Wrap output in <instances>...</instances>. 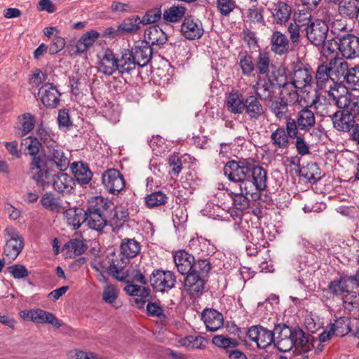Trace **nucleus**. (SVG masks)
Here are the masks:
<instances>
[{
	"mask_svg": "<svg viewBox=\"0 0 359 359\" xmlns=\"http://www.w3.org/2000/svg\"><path fill=\"white\" fill-rule=\"evenodd\" d=\"M224 175L238 183L241 191L259 198L261 191L267 187V172L252 158L229 161L223 168Z\"/></svg>",
	"mask_w": 359,
	"mask_h": 359,
	"instance_id": "f257e3e1",
	"label": "nucleus"
},
{
	"mask_svg": "<svg viewBox=\"0 0 359 359\" xmlns=\"http://www.w3.org/2000/svg\"><path fill=\"white\" fill-rule=\"evenodd\" d=\"M113 204L102 196H95L88 200L86 208L87 226L97 231H102L107 224L112 215Z\"/></svg>",
	"mask_w": 359,
	"mask_h": 359,
	"instance_id": "f03ea898",
	"label": "nucleus"
},
{
	"mask_svg": "<svg viewBox=\"0 0 359 359\" xmlns=\"http://www.w3.org/2000/svg\"><path fill=\"white\" fill-rule=\"evenodd\" d=\"M312 105L306 106L299 110L295 118L289 116L287 122L294 131L309 132L316 125V116L314 112L311 109Z\"/></svg>",
	"mask_w": 359,
	"mask_h": 359,
	"instance_id": "7ed1b4c3",
	"label": "nucleus"
},
{
	"mask_svg": "<svg viewBox=\"0 0 359 359\" xmlns=\"http://www.w3.org/2000/svg\"><path fill=\"white\" fill-rule=\"evenodd\" d=\"M292 83L295 88L303 93H309L313 83V72L309 66L303 64L294 65L291 74Z\"/></svg>",
	"mask_w": 359,
	"mask_h": 359,
	"instance_id": "20e7f679",
	"label": "nucleus"
},
{
	"mask_svg": "<svg viewBox=\"0 0 359 359\" xmlns=\"http://www.w3.org/2000/svg\"><path fill=\"white\" fill-rule=\"evenodd\" d=\"M108 258L110 262L108 269L109 273L121 282H129V272L125 271L129 264L128 259L121 251L111 252Z\"/></svg>",
	"mask_w": 359,
	"mask_h": 359,
	"instance_id": "39448f33",
	"label": "nucleus"
},
{
	"mask_svg": "<svg viewBox=\"0 0 359 359\" xmlns=\"http://www.w3.org/2000/svg\"><path fill=\"white\" fill-rule=\"evenodd\" d=\"M329 31V26L325 21L316 19L304 29L305 36L311 43L316 46H325Z\"/></svg>",
	"mask_w": 359,
	"mask_h": 359,
	"instance_id": "423d86ee",
	"label": "nucleus"
},
{
	"mask_svg": "<svg viewBox=\"0 0 359 359\" xmlns=\"http://www.w3.org/2000/svg\"><path fill=\"white\" fill-rule=\"evenodd\" d=\"M149 281L154 290L164 292L175 287L176 277L170 271L156 269L151 274Z\"/></svg>",
	"mask_w": 359,
	"mask_h": 359,
	"instance_id": "0eeeda50",
	"label": "nucleus"
},
{
	"mask_svg": "<svg viewBox=\"0 0 359 359\" xmlns=\"http://www.w3.org/2000/svg\"><path fill=\"white\" fill-rule=\"evenodd\" d=\"M295 137H297V134L286 121L285 128L278 126L271 131V144L276 151L287 149L290 145V138L294 139Z\"/></svg>",
	"mask_w": 359,
	"mask_h": 359,
	"instance_id": "6e6552de",
	"label": "nucleus"
},
{
	"mask_svg": "<svg viewBox=\"0 0 359 359\" xmlns=\"http://www.w3.org/2000/svg\"><path fill=\"white\" fill-rule=\"evenodd\" d=\"M102 184L105 189L112 194H118L126 186L123 175L116 169H107L102 173Z\"/></svg>",
	"mask_w": 359,
	"mask_h": 359,
	"instance_id": "1a4fd4ad",
	"label": "nucleus"
},
{
	"mask_svg": "<svg viewBox=\"0 0 359 359\" xmlns=\"http://www.w3.org/2000/svg\"><path fill=\"white\" fill-rule=\"evenodd\" d=\"M180 31L182 35L188 40L199 39L204 34L202 22L191 15L184 17Z\"/></svg>",
	"mask_w": 359,
	"mask_h": 359,
	"instance_id": "9d476101",
	"label": "nucleus"
},
{
	"mask_svg": "<svg viewBox=\"0 0 359 359\" xmlns=\"http://www.w3.org/2000/svg\"><path fill=\"white\" fill-rule=\"evenodd\" d=\"M351 280L348 275L343 274L338 278L331 280L323 291L332 295L333 299L340 300L351 290Z\"/></svg>",
	"mask_w": 359,
	"mask_h": 359,
	"instance_id": "9b49d317",
	"label": "nucleus"
},
{
	"mask_svg": "<svg viewBox=\"0 0 359 359\" xmlns=\"http://www.w3.org/2000/svg\"><path fill=\"white\" fill-rule=\"evenodd\" d=\"M38 95L46 108L55 109L60 104L61 93L53 83H46L43 85L39 89Z\"/></svg>",
	"mask_w": 359,
	"mask_h": 359,
	"instance_id": "f8f14e48",
	"label": "nucleus"
},
{
	"mask_svg": "<svg viewBox=\"0 0 359 359\" xmlns=\"http://www.w3.org/2000/svg\"><path fill=\"white\" fill-rule=\"evenodd\" d=\"M6 231L9 237L4 248V256L6 257L7 262L11 263L20 252L22 241L13 228H7Z\"/></svg>",
	"mask_w": 359,
	"mask_h": 359,
	"instance_id": "ddd939ff",
	"label": "nucleus"
},
{
	"mask_svg": "<svg viewBox=\"0 0 359 359\" xmlns=\"http://www.w3.org/2000/svg\"><path fill=\"white\" fill-rule=\"evenodd\" d=\"M248 337L257 344L259 348L264 349L274 341V333L260 325L250 327L248 331Z\"/></svg>",
	"mask_w": 359,
	"mask_h": 359,
	"instance_id": "4468645a",
	"label": "nucleus"
},
{
	"mask_svg": "<svg viewBox=\"0 0 359 359\" xmlns=\"http://www.w3.org/2000/svg\"><path fill=\"white\" fill-rule=\"evenodd\" d=\"M205 280L200 274L191 271L184 278V289L191 297H198L203 294L205 289Z\"/></svg>",
	"mask_w": 359,
	"mask_h": 359,
	"instance_id": "2eb2a0df",
	"label": "nucleus"
},
{
	"mask_svg": "<svg viewBox=\"0 0 359 359\" xmlns=\"http://www.w3.org/2000/svg\"><path fill=\"white\" fill-rule=\"evenodd\" d=\"M130 53L137 66L143 67L149 64L152 56V49L148 43L139 41L135 43Z\"/></svg>",
	"mask_w": 359,
	"mask_h": 359,
	"instance_id": "dca6fc26",
	"label": "nucleus"
},
{
	"mask_svg": "<svg viewBox=\"0 0 359 359\" xmlns=\"http://www.w3.org/2000/svg\"><path fill=\"white\" fill-rule=\"evenodd\" d=\"M201 320L207 330L210 332H216L224 325L222 313L214 309H205L201 313Z\"/></svg>",
	"mask_w": 359,
	"mask_h": 359,
	"instance_id": "f3484780",
	"label": "nucleus"
},
{
	"mask_svg": "<svg viewBox=\"0 0 359 359\" xmlns=\"http://www.w3.org/2000/svg\"><path fill=\"white\" fill-rule=\"evenodd\" d=\"M98 71L105 75H112L117 70V55L109 49L99 54Z\"/></svg>",
	"mask_w": 359,
	"mask_h": 359,
	"instance_id": "a211bd4d",
	"label": "nucleus"
},
{
	"mask_svg": "<svg viewBox=\"0 0 359 359\" xmlns=\"http://www.w3.org/2000/svg\"><path fill=\"white\" fill-rule=\"evenodd\" d=\"M249 120L253 122L259 121L265 114V109L260 100L255 95L246 97L244 112Z\"/></svg>",
	"mask_w": 359,
	"mask_h": 359,
	"instance_id": "6ab92c4d",
	"label": "nucleus"
},
{
	"mask_svg": "<svg viewBox=\"0 0 359 359\" xmlns=\"http://www.w3.org/2000/svg\"><path fill=\"white\" fill-rule=\"evenodd\" d=\"M189 246L192 253L201 257L215 252V247L210 241L202 236H196L189 241Z\"/></svg>",
	"mask_w": 359,
	"mask_h": 359,
	"instance_id": "aec40b11",
	"label": "nucleus"
},
{
	"mask_svg": "<svg viewBox=\"0 0 359 359\" xmlns=\"http://www.w3.org/2000/svg\"><path fill=\"white\" fill-rule=\"evenodd\" d=\"M51 184L55 191L62 194H69L75 184L74 178L62 172L53 175Z\"/></svg>",
	"mask_w": 359,
	"mask_h": 359,
	"instance_id": "412c9836",
	"label": "nucleus"
},
{
	"mask_svg": "<svg viewBox=\"0 0 359 359\" xmlns=\"http://www.w3.org/2000/svg\"><path fill=\"white\" fill-rule=\"evenodd\" d=\"M246 97L238 90H231L227 97L226 107L227 111L233 114H241L245 111Z\"/></svg>",
	"mask_w": 359,
	"mask_h": 359,
	"instance_id": "4be33fe9",
	"label": "nucleus"
},
{
	"mask_svg": "<svg viewBox=\"0 0 359 359\" xmlns=\"http://www.w3.org/2000/svg\"><path fill=\"white\" fill-rule=\"evenodd\" d=\"M47 163L50 166H56L61 171L65 170L69 165V161L62 149L56 145L48 149Z\"/></svg>",
	"mask_w": 359,
	"mask_h": 359,
	"instance_id": "5701e85b",
	"label": "nucleus"
},
{
	"mask_svg": "<svg viewBox=\"0 0 359 359\" xmlns=\"http://www.w3.org/2000/svg\"><path fill=\"white\" fill-rule=\"evenodd\" d=\"M327 95L330 100H332L334 105L339 109H344L346 106L348 99L351 95L348 93V89L340 84H334L330 88Z\"/></svg>",
	"mask_w": 359,
	"mask_h": 359,
	"instance_id": "b1692460",
	"label": "nucleus"
},
{
	"mask_svg": "<svg viewBox=\"0 0 359 359\" xmlns=\"http://www.w3.org/2000/svg\"><path fill=\"white\" fill-rule=\"evenodd\" d=\"M271 50L276 55H283L290 50V40L287 36L279 31L273 32L270 39Z\"/></svg>",
	"mask_w": 359,
	"mask_h": 359,
	"instance_id": "393cba45",
	"label": "nucleus"
},
{
	"mask_svg": "<svg viewBox=\"0 0 359 359\" xmlns=\"http://www.w3.org/2000/svg\"><path fill=\"white\" fill-rule=\"evenodd\" d=\"M194 261V256L185 250H178L174 255V262L177 271L183 275L192 271Z\"/></svg>",
	"mask_w": 359,
	"mask_h": 359,
	"instance_id": "a878e982",
	"label": "nucleus"
},
{
	"mask_svg": "<svg viewBox=\"0 0 359 359\" xmlns=\"http://www.w3.org/2000/svg\"><path fill=\"white\" fill-rule=\"evenodd\" d=\"M116 62V71L121 75L130 74L135 69L136 66H137L129 49H123L119 55H117Z\"/></svg>",
	"mask_w": 359,
	"mask_h": 359,
	"instance_id": "bb28decb",
	"label": "nucleus"
},
{
	"mask_svg": "<svg viewBox=\"0 0 359 359\" xmlns=\"http://www.w3.org/2000/svg\"><path fill=\"white\" fill-rule=\"evenodd\" d=\"M27 317L36 323H48L57 328L61 326L60 320L53 313L42 309L29 311L27 313Z\"/></svg>",
	"mask_w": 359,
	"mask_h": 359,
	"instance_id": "cd10ccee",
	"label": "nucleus"
},
{
	"mask_svg": "<svg viewBox=\"0 0 359 359\" xmlns=\"http://www.w3.org/2000/svg\"><path fill=\"white\" fill-rule=\"evenodd\" d=\"M334 4L338 5L339 14L349 19L356 18L359 11V3L358 0H329Z\"/></svg>",
	"mask_w": 359,
	"mask_h": 359,
	"instance_id": "c85d7f7f",
	"label": "nucleus"
},
{
	"mask_svg": "<svg viewBox=\"0 0 359 359\" xmlns=\"http://www.w3.org/2000/svg\"><path fill=\"white\" fill-rule=\"evenodd\" d=\"M70 169L75 180L81 184H87L92 179L93 172L86 163L74 162L71 164Z\"/></svg>",
	"mask_w": 359,
	"mask_h": 359,
	"instance_id": "c756f323",
	"label": "nucleus"
},
{
	"mask_svg": "<svg viewBox=\"0 0 359 359\" xmlns=\"http://www.w3.org/2000/svg\"><path fill=\"white\" fill-rule=\"evenodd\" d=\"M64 217L69 226L74 229H78L83 223L86 222V210L81 208H74L64 210Z\"/></svg>",
	"mask_w": 359,
	"mask_h": 359,
	"instance_id": "7c9ffc66",
	"label": "nucleus"
},
{
	"mask_svg": "<svg viewBox=\"0 0 359 359\" xmlns=\"http://www.w3.org/2000/svg\"><path fill=\"white\" fill-rule=\"evenodd\" d=\"M332 123L334 128L342 132H348L354 126L355 120L351 115L346 114L344 111L338 110L332 114Z\"/></svg>",
	"mask_w": 359,
	"mask_h": 359,
	"instance_id": "2f4dec72",
	"label": "nucleus"
},
{
	"mask_svg": "<svg viewBox=\"0 0 359 359\" xmlns=\"http://www.w3.org/2000/svg\"><path fill=\"white\" fill-rule=\"evenodd\" d=\"M273 85L268 80H259L256 84L253 85L252 89L255 93V96L259 100L269 102L274 97Z\"/></svg>",
	"mask_w": 359,
	"mask_h": 359,
	"instance_id": "473e14b6",
	"label": "nucleus"
},
{
	"mask_svg": "<svg viewBox=\"0 0 359 359\" xmlns=\"http://www.w3.org/2000/svg\"><path fill=\"white\" fill-rule=\"evenodd\" d=\"M48 166L50 165L44 162L43 159L31 162L32 177L39 185H43L45 180L48 179L50 175Z\"/></svg>",
	"mask_w": 359,
	"mask_h": 359,
	"instance_id": "72a5a7b5",
	"label": "nucleus"
},
{
	"mask_svg": "<svg viewBox=\"0 0 359 359\" xmlns=\"http://www.w3.org/2000/svg\"><path fill=\"white\" fill-rule=\"evenodd\" d=\"M144 41L151 46H162L166 43L168 38L166 34L158 26H151L144 32Z\"/></svg>",
	"mask_w": 359,
	"mask_h": 359,
	"instance_id": "f704fd0d",
	"label": "nucleus"
},
{
	"mask_svg": "<svg viewBox=\"0 0 359 359\" xmlns=\"http://www.w3.org/2000/svg\"><path fill=\"white\" fill-rule=\"evenodd\" d=\"M36 135L39 140L45 144L47 149H49L57 144L58 136L51 128L44 125V122L41 119L36 129Z\"/></svg>",
	"mask_w": 359,
	"mask_h": 359,
	"instance_id": "c9c22d12",
	"label": "nucleus"
},
{
	"mask_svg": "<svg viewBox=\"0 0 359 359\" xmlns=\"http://www.w3.org/2000/svg\"><path fill=\"white\" fill-rule=\"evenodd\" d=\"M118 287L113 284H107L103 290L102 300L114 309H118L123 306V302L118 299Z\"/></svg>",
	"mask_w": 359,
	"mask_h": 359,
	"instance_id": "e433bc0d",
	"label": "nucleus"
},
{
	"mask_svg": "<svg viewBox=\"0 0 359 359\" xmlns=\"http://www.w3.org/2000/svg\"><path fill=\"white\" fill-rule=\"evenodd\" d=\"M25 140V144H27L25 152V156H29L32 159V162L43 160V158H42V156L40 154V150L42 148V144L38 137L29 136Z\"/></svg>",
	"mask_w": 359,
	"mask_h": 359,
	"instance_id": "4c0bfd02",
	"label": "nucleus"
},
{
	"mask_svg": "<svg viewBox=\"0 0 359 359\" xmlns=\"http://www.w3.org/2000/svg\"><path fill=\"white\" fill-rule=\"evenodd\" d=\"M272 15L277 24H285L290 18L291 7L285 2L279 1L274 4Z\"/></svg>",
	"mask_w": 359,
	"mask_h": 359,
	"instance_id": "58836bf2",
	"label": "nucleus"
},
{
	"mask_svg": "<svg viewBox=\"0 0 359 359\" xmlns=\"http://www.w3.org/2000/svg\"><path fill=\"white\" fill-rule=\"evenodd\" d=\"M187 8L182 5H172L170 8L164 10L163 13V19L165 22L177 23L184 18Z\"/></svg>",
	"mask_w": 359,
	"mask_h": 359,
	"instance_id": "ea45409f",
	"label": "nucleus"
},
{
	"mask_svg": "<svg viewBox=\"0 0 359 359\" xmlns=\"http://www.w3.org/2000/svg\"><path fill=\"white\" fill-rule=\"evenodd\" d=\"M328 65L332 75L335 76L338 80L343 79L344 81H346V75H348L351 69L348 67V62L341 59L334 57L330 60Z\"/></svg>",
	"mask_w": 359,
	"mask_h": 359,
	"instance_id": "a19ab883",
	"label": "nucleus"
},
{
	"mask_svg": "<svg viewBox=\"0 0 359 359\" xmlns=\"http://www.w3.org/2000/svg\"><path fill=\"white\" fill-rule=\"evenodd\" d=\"M141 250L140 243L135 238H123L120 245V251L128 259L135 257Z\"/></svg>",
	"mask_w": 359,
	"mask_h": 359,
	"instance_id": "79ce46f5",
	"label": "nucleus"
},
{
	"mask_svg": "<svg viewBox=\"0 0 359 359\" xmlns=\"http://www.w3.org/2000/svg\"><path fill=\"white\" fill-rule=\"evenodd\" d=\"M99 36L100 33L93 29L83 34L76 44V52L82 53L87 51Z\"/></svg>",
	"mask_w": 359,
	"mask_h": 359,
	"instance_id": "37998d69",
	"label": "nucleus"
},
{
	"mask_svg": "<svg viewBox=\"0 0 359 359\" xmlns=\"http://www.w3.org/2000/svg\"><path fill=\"white\" fill-rule=\"evenodd\" d=\"M270 102L269 109L275 117L279 121L283 119L287 120L289 117L287 116L288 104L287 101H285L284 98L279 97L277 100H272Z\"/></svg>",
	"mask_w": 359,
	"mask_h": 359,
	"instance_id": "c03bdc74",
	"label": "nucleus"
},
{
	"mask_svg": "<svg viewBox=\"0 0 359 359\" xmlns=\"http://www.w3.org/2000/svg\"><path fill=\"white\" fill-rule=\"evenodd\" d=\"M40 203L45 209L51 212H61L65 209L60 203L59 199L55 196V194L50 191L46 192L41 196Z\"/></svg>",
	"mask_w": 359,
	"mask_h": 359,
	"instance_id": "a18cd8bd",
	"label": "nucleus"
},
{
	"mask_svg": "<svg viewBox=\"0 0 359 359\" xmlns=\"http://www.w3.org/2000/svg\"><path fill=\"white\" fill-rule=\"evenodd\" d=\"M342 302L343 307L349 313L357 315L359 312V294L352 290L340 299Z\"/></svg>",
	"mask_w": 359,
	"mask_h": 359,
	"instance_id": "49530a36",
	"label": "nucleus"
},
{
	"mask_svg": "<svg viewBox=\"0 0 359 359\" xmlns=\"http://www.w3.org/2000/svg\"><path fill=\"white\" fill-rule=\"evenodd\" d=\"M142 20L138 15H133L119 25V31L122 34H134L141 28Z\"/></svg>",
	"mask_w": 359,
	"mask_h": 359,
	"instance_id": "de8ad7c7",
	"label": "nucleus"
},
{
	"mask_svg": "<svg viewBox=\"0 0 359 359\" xmlns=\"http://www.w3.org/2000/svg\"><path fill=\"white\" fill-rule=\"evenodd\" d=\"M63 250H66L70 257L79 256L85 252L87 245L82 238H73L65 244Z\"/></svg>",
	"mask_w": 359,
	"mask_h": 359,
	"instance_id": "09e8293b",
	"label": "nucleus"
},
{
	"mask_svg": "<svg viewBox=\"0 0 359 359\" xmlns=\"http://www.w3.org/2000/svg\"><path fill=\"white\" fill-rule=\"evenodd\" d=\"M290 341L292 342V346H300L304 351L307 352L311 349V344L309 343L308 337L299 328L292 329Z\"/></svg>",
	"mask_w": 359,
	"mask_h": 359,
	"instance_id": "8fccbe9b",
	"label": "nucleus"
},
{
	"mask_svg": "<svg viewBox=\"0 0 359 359\" xmlns=\"http://www.w3.org/2000/svg\"><path fill=\"white\" fill-rule=\"evenodd\" d=\"M330 327L332 334L337 337H344L351 331L350 318L346 316L339 317L331 324Z\"/></svg>",
	"mask_w": 359,
	"mask_h": 359,
	"instance_id": "3c124183",
	"label": "nucleus"
},
{
	"mask_svg": "<svg viewBox=\"0 0 359 359\" xmlns=\"http://www.w3.org/2000/svg\"><path fill=\"white\" fill-rule=\"evenodd\" d=\"M329 65L321 64L317 68L315 76L316 86L318 90L323 89L331 78Z\"/></svg>",
	"mask_w": 359,
	"mask_h": 359,
	"instance_id": "603ef678",
	"label": "nucleus"
},
{
	"mask_svg": "<svg viewBox=\"0 0 359 359\" xmlns=\"http://www.w3.org/2000/svg\"><path fill=\"white\" fill-rule=\"evenodd\" d=\"M248 196H250L251 200L257 201L258 198L253 199L251 194H245L244 191H241V193L234 194L231 193V198L233 201V207L239 210H245L249 208L250 205V198ZM261 196L259 199H260Z\"/></svg>",
	"mask_w": 359,
	"mask_h": 359,
	"instance_id": "864d4df0",
	"label": "nucleus"
},
{
	"mask_svg": "<svg viewBox=\"0 0 359 359\" xmlns=\"http://www.w3.org/2000/svg\"><path fill=\"white\" fill-rule=\"evenodd\" d=\"M268 81H270L273 86H277L279 88L288 83L287 77L284 67H276L272 69L270 74L268 75Z\"/></svg>",
	"mask_w": 359,
	"mask_h": 359,
	"instance_id": "5fc2aeb1",
	"label": "nucleus"
},
{
	"mask_svg": "<svg viewBox=\"0 0 359 359\" xmlns=\"http://www.w3.org/2000/svg\"><path fill=\"white\" fill-rule=\"evenodd\" d=\"M270 67H274L271 63L269 53L267 52H260L256 60V69L259 74H269Z\"/></svg>",
	"mask_w": 359,
	"mask_h": 359,
	"instance_id": "6e6d98bb",
	"label": "nucleus"
},
{
	"mask_svg": "<svg viewBox=\"0 0 359 359\" xmlns=\"http://www.w3.org/2000/svg\"><path fill=\"white\" fill-rule=\"evenodd\" d=\"M212 344L217 347L229 351V348L235 349L239 342L236 339L226 337L223 334L215 335L212 339Z\"/></svg>",
	"mask_w": 359,
	"mask_h": 359,
	"instance_id": "4d7b16f0",
	"label": "nucleus"
},
{
	"mask_svg": "<svg viewBox=\"0 0 359 359\" xmlns=\"http://www.w3.org/2000/svg\"><path fill=\"white\" fill-rule=\"evenodd\" d=\"M205 338L201 336H187L180 340L182 346L186 347L188 350L203 349Z\"/></svg>",
	"mask_w": 359,
	"mask_h": 359,
	"instance_id": "13d9d810",
	"label": "nucleus"
},
{
	"mask_svg": "<svg viewBox=\"0 0 359 359\" xmlns=\"http://www.w3.org/2000/svg\"><path fill=\"white\" fill-rule=\"evenodd\" d=\"M287 31L290 36L289 40L291 41L292 44L294 47L298 46L302 38L301 32H304L303 27H301V25L295 22H290L287 26Z\"/></svg>",
	"mask_w": 359,
	"mask_h": 359,
	"instance_id": "bf43d9fd",
	"label": "nucleus"
},
{
	"mask_svg": "<svg viewBox=\"0 0 359 359\" xmlns=\"http://www.w3.org/2000/svg\"><path fill=\"white\" fill-rule=\"evenodd\" d=\"M163 17L161 6L158 5L154 8L148 10L141 19L142 24L144 25L157 22Z\"/></svg>",
	"mask_w": 359,
	"mask_h": 359,
	"instance_id": "052dcab7",
	"label": "nucleus"
},
{
	"mask_svg": "<svg viewBox=\"0 0 359 359\" xmlns=\"http://www.w3.org/2000/svg\"><path fill=\"white\" fill-rule=\"evenodd\" d=\"M167 196L161 191L153 192L145 198V203L148 208L164 205L167 203Z\"/></svg>",
	"mask_w": 359,
	"mask_h": 359,
	"instance_id": "680f3d73",
	"label": "nucleus"
},
{
	"mask_svg": "<svg viewBox=\"0 0 359 359\" xmlns=\"http://www.w3.org/2000/svg\"><path fill=\"white\" fill-rule=\"evenodd\" d=\"M239 66L242 74L245 76H250L255 70V64L252 56L248 54L239 55Z\"/></svg>",
	"mask_w": 359,
	"mask_h": 359,
	"instance_id": "e2e57ef3",
	"label": "nucleus"
},
{
	"mask_svg": "<svg viewBox=\"0 0 359 359\" xmlns=\"http://www.w3.org/2000/svg\"><path fill=\"white\" fill-rule=\"evenodd\" d=\"M147 313L149 316L157 317L163 323H165L167 320V316L163 313V308L156 302H149L147 303Z\"/></svg>",
	"mask_w": 359,
	"mask_h": 359,
	"instance_id": "0e129e2a",
	"label": "nucleus"
},
{
	"mask_svg": "<svg viewBox=\"0 0 359 359\" xmlns=\"http://www.w3.org/2000/svg\"><path fill=\"white\" fill-rule=\"evenodd\" d=\"M311 105H314L317 114L323 117H330L332 118V114L334 113L332 110L333 106L330 103L321 102L318 101V97L312 101Z\"/></svg>",
	"mask_w": 359,
	"mask_h": 359,
	"instance_id": "69168bd1",
	"label": "nucleus"
},
{
	"mask_svg": "<svg viewBox=\"0 0 359 359\" xmlns=\"http://www.w3.org/2000/svg\"><path fill=\"white\" fill-rule=\"evenodd\" d=\"M311 11L304 9L299 10V13L294 16V22L303 27L304 30L307 28L310 23L313 22Z\"/></svg>",
	"mask_w": 359,
	"mask_h": 359,
	"instance_id": "338daca9",
	"label": "nucleus"
},
{
	"mask_svg": "<svg viewBox=\"0 0 359 359\" xmlns=\"http://www.w3.org/2000/svg\"><path fill=\"white\" fill-rule=\"evenodd\" d=\"M345 81L352 90L359 91V66L350 69Z\"/></svg>",
	"mask_w": 359,
	"mask_h": 359,
	"instance_id": "774afa93",
	"label": "nucleus"
}]
</instances>
